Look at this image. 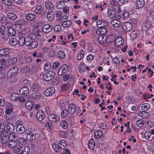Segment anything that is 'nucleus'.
Instances as JSON below:
<instances>
[{
  "label": "nucleus",
  "instance_id": "774afa93",
  "mask_svg": "<svg viewBox=\"0 0 154 154\" xmlns=\"http://www.w3.org/2000/svg\"><path fill=\"white\" fill-rule=\"evenodd\" d=\"M151 135V133L149 131L146 132L144 134L145 138L147 140L149 139Z\"/></svg>",
  "mask_w": 154,
  "mask_h": 154
},
{
  "label": "nucleus",
  "instance_id": "f03ea898",
  "mask_svg": "<svg viewBox=\"0 0 154 154\" xmlns=\"http://www.w3.org/2000/svg\"><path fill=\"white\" fill-rule=\"evenodd\" d=\"M8 146L11 148H14L17 145V137L16 135L13 136H8Z\"/></svg>",
  "mask_w": 154,
  "mask_h": 154
},
{
  "label": "nucleus",
  "instance_id": "a19ab883",
  "mask_svg": "<svg viewBox=\"0 0 154 154\" xmlns=\"http://www.w3.org/2000/svg\"><path fill=\"white\" fill-rule=\"evenodd\" d=\"M38 45V42L36 41L32 40L30 45H29V48L31 49H33L36 48Z\"/></svg>",
  "mask_w": 154,
  "mask_h": 154
},
{
  "label": "nucleus",
  "instance_id": "e433bc0d",
  "mask_svg": "<svg viewBox=\"0 0 154 154\" xmlns=\"http://www.w3.org/2000/svg\"><path fill=\"white\" fill-rule=\"evenodd\" d=\"M43 7L40 5H38L35 10V12L36 14H40L43 11Z\"/></svg>",
  "mask_w": 154,
  "mask_h": 154
},
{
  "label": "nucleus",
  "instance_id": "39448f33",
  "mask_svg": "<svg viewBox=\"0 0 154 154\" xmlns=\"http://www.w3.org/2000/svg\"><path fill=\"white\" fill-rule=\"evenodd\" d=\"M18 68L17 67L11 68L7 73V76L10 77L14 76L18 72Z\"/></svg>",
  "mask_w": 154,
  "mask_h": 154
},
{
  "label": "nucleus",
  "instance_id": "13d9d810",
  "mask_svg": "<svg viewBox=\"0 0 154 154\" xmlns=\"http://www.w3.org/2000/svg\"><path fill=\"white\" fill-rule=\"evenodd\" d=\"M29 29H22V30L19 32V35L21 36L22 35H25L29 32Z\"/></svg>",
  "mask_w": 154,
  "mask_h": 154
},
{
  "label": "nucleus",
  "instance_id": "dca6fc26",
  "mask_svg": "<svg viewBox=\"0 0 154 154\" xmlns=\"http://www.w3.org/2000/svg\"><path fill=\"white\" fill-rule=\"evenodd\" d=\"M110 3L111 5H112V8L115 12L119 13L120 12L121 9L118 3L114 2H111Z\"/></svg>",
  "mask_w": 154,
  "mask_h": 154
},
{
  "label": "nucleus",
  "instance_id": "3c124183",
  "mask_svg": "<svg viewBox=\"0 0 154 154\" xmlns=\"http://www.w3.org/2000/svg\"><path fill=\"white\" fill-rule=\"evenodd\" d=\"M136 124L139 127H142L144 124V122L141 119H138L137 120Z\"/></svg>",
  "mask_w": 154,
  "mask_h": 154
},
{
  "label": "nucleus",
  "instance_id": "4d7b16f0",
  "mask_svg": "<svg viewBox=\"0 0 154 154\" xmlns=\"http://www.w3.org/2000/svg\"><path fill=\"white\" fill-rule=\"evenodd\" d=\"M51 63L50 62H48L46 63L44 65V68L45 70H49L51 66Z\"/></svg>",
  "mask_w": 154,
  "mask_h": 154
},
{
  "label": "nucleus",
  "instance_id": "7c9ffc66",
  "mask_svg": "<svg viewBox=\"0 0 154 154\" xmlns=\"http://www.w3.org/2000/svg\"><path fill=\"white\" fill-rule=\"evenodd\" d=\"M36 18V15L32 14H28L26 15L25 18L26 20L29 21H31Z\"/></svg>",
  "mask_w": 154,
  "mask_h": 154
},
{
  "label": "nucleus",
  "instance_id": "f3484780",
  "mask_svg": "<svg viewBox=\"0 0 154 154\" xmlns=\"http://www.w3.org/2000/svg\"><path fill=\"white\" fill-rule=\"evenodd\" d=\"M0 33L2 34V37L4 39L6 40L9 38V34L7 29H0Z\"/></svg>",
  "mask_w": 154,
  "mask_h": 154
},
{
  "label": "nucleus",
  "instance_id": "37998d69",
  "mask_svg": "<svg viewBox=\"0 0 154 154\" xmlns=\"http://www.w3.org/2000/svg\"><path fill=\"white\" fill-rule=\"evenodd\" d=\"M145 125L146 127L150 128L154 126V122L152 121L148 120L146 122Z\"/></svg>",
  "mask_w": 154,
  "mask_h": 154
},
{
  "label": "nucleus",
  "instance_id": "79ce46f5",
  "mask_svg": "<svg viewBox=\"0 0 154 154\" xmlns=\"http://www.w3.org/2000/svg\"><path fill=\"white\" fill-rule=\"evenodd\" d=\"M30 70V68L28 66H24L20 69V71L23 73H26Z\"/></svg>",
  "mask_w": 154,
  "mask_h": 154
},
{
  "label": "nucleus",
  "instance_id": "5701e85b",
  "mask_svg": "<svg viewBox=\"0 0 154 154\" xmlns=\"http://www.w3.org/2000/svg\"><path fill=\"white\" fill-rule=\"evenodd\" d=\"M137 115L143 118H146L149 116V114L148 112L144 111L138 112Z\"/></svg>",
  "mask_w": 154,
  "mask_h": 154
},
{
  "label": "nucleus",
  "instance_id": "8fccbe9b",
  "mask_svg": "<svg viewBox=\"0 0 154 154\" xmlns=\"http://www.w3.org/2000/svg\"><path fill=\"white\" fill-rule=\"evenodd\" d=\"M26 38L23 37H21L19 41V45L20 46H22L24 44L25 45Z\"/></svg>",
  "mask_w": 154,
  "mask_h": 154
},
{
  "label": "nucleus",
  "instance_id": "6e6d98bb",
  "mask_svg": "<svg viewBox=\"0 0 154 154\" xmlns=\"http://www.w3.org/2000/svg\"><path fill=\"white\" fill-rule=\"evenodd\" d=\"M7 31L9 34V36L10 35L11 36H14L16 33L15 29H7Z\"/></svg>",
  "mask_w": 154,
  "mask_h": 154
},
{
  "label": "nucleus",
  "instance_id": "aec40b11",
  "mask_svg": "<svg viewBox=\"0 0 154 154\" xmlns=\"http://www.w3.org/2000/svg\"><path fill=\"white\" fill-rule=\"evenodd\" d=\"M97 27L103 29L107 27L108 26L107 23L106 22H103L102 21H98L97 22Z\"/></svg>",
  "mask_w": 154,
  "mask_h": 154
},
{
  "label": "nucleus",
  "instance_id": "2f4dec72",
  "mask_svg": "<svg viewBox=\"0 0 154 154\" xmlns=\"http://www.w3.org/2000/svg\"><path fill=\"white\" fill-rule=\"evenodd\" d=\"M87 48L86 50L87 52H92L93 53H96L95 51H94L93 50V48L92 45L90 42H89L88 43Z\"/></svg>",
  "mask_w": 154,
  "mask_h": 154
},
{
  "label": "nucleus",
  "instance_id": "473e14b6",
  "mask_svg": "<svg viewBox=\"0 0 154 154\" xmlns=\"http://www.w3.org/2000/svg\"><path fill=\"white\" fill-rule=\"evenodd\" d=\"M35 137L36 135L35 134L32 133H30L28 134L26 137L27 139L30 141H32L34 140Z\"/></svg>",
  "mask_w": 154,
  "mask_h": 154
},
{
  "label": "nucleus",
  "instance_id": "4be33fe9",
  "mask_svg": "<svg viewBox=\"0 0 154 154\" xmlns=\"http://www.w3.org/2000/svg\"><path fill=\"white\" fill-rule=\"evenodd\" d=\"M54 13L53 11H49L47 13V17L50 21H52L54 19Z\"/></svg>",
  "mask_w": 154,
  "mask_h": 154
},
{
  "label": "nucleus",
  "instance_id": "0e129e2a",
  "mask_svg": "<svg viewBox=\"0 0 154 154\" xmlns=\"http://www.w3.org/2000/svg\"><path fill=\"white\" fill-rule=\"evenodd\" d=\"M68 113L67 110L64 109L62 112L61 113V116L62 118H65L68 115Z\"/></svg>",
  "mask_w": 154,
  "mask_h": 154
},
{
  "label": "nucleus",
  "instance_id": "412c9836",
  "mask_svg": "<svg viewBox=\"0 0 154 154\" xmlns=\"http://www.w3.org/2000/svg\"><path fill=\"white\" fill-rule=\"evenodd\" d=\"M68 69V66L65 64L62 66L61 68L58 71V74L59 75H61L63 73H65Z\"/></svg>",
  "mask_w": 154,
  "mask_h": 154
},
{
  "label": "nucleus",
  "instance_id": "49530a36",
  "mask_svg": "<svg viewBox=\"0 0 154 154\" xmlns=\"http://www.w3.org/2000/svg\"><path fill=\"white\" fill-rule=\"evenodd\" d=\"M32 38L29 36L25 39V45L26 46H29L32 40Z\"/></svg>",
  "mask_w": 154,
  "mask_h": 154
},
{
  "label": "nucleus",
  "instance_id": "7ed1b4c3",
  "mask_svg": "<svg viewBox=\"0 0 154 154\" xmlns=\"http://www.w3.org/2000/svg\"><path fill=\"white\" fill-rule=\"evenodd\" d=\"M55 75V72L52 71H50L46 72L43 76V79L46 81H48L53 78Z\"/></svg>",
  "mask_w": 154,
  "mask_h": 154
},
{
  "label": "nucleus",
  "instance_id": "9b49d317",
  "mask_svg": "<svg viewBox=\"0 0 154 154\" xmlns=\"http://www.w3.org/2000/svg\"><path fill=\"white\" fill-rule=\"evenodd\" d=\"M12 51V50L10 48H5L0 49V56H3L8 55Z\"/></svg>",
  "mask_w": 154,
  "mask_h": 154
},
{
  "label": "nucleus",
  "instance_id": "4c0bfd02",
  "mask_svg": "<svg viewBox=\"0 0 154 154\" xmlns=\"http://www.w3.org/2000/svg\"><path fill=\"white\" fill-rule=\"evenodd\" d=\"M7 17L12 20L16 19L17 17L15 14L12 13H8L7 15Z\"/></svg>",
  "mask_w": 154,
  "mask_h": 154
},
{
  "label": "nucleus",
  "instance_id": "a18cd8bd",
  "mask_svg": "<svg viewBox=\"0 0 154 154\" xmlns=\"http://www.w3.org/2000/svg\"><path fill=\"white\" fill-rule=\"evenodd\" d=\"M19 94L17 93H14L11 95V98L13 101H16L17 100L19 97Z\"/></svg>",
  "mask_w": 154,
  "mask_h": 154
},
{
  "label": "nucleus",
  "instance_id": "0eeeda50",
  "mask_svg": "<svg viewBox=\"0 0 154 154\" xmlns=\"http://www.w3.org/2000/svg\"><path fill=\"white\" fill-rule=\"evenodd\" d=\"M45 117L44 112L42 110H39L37 112L36 118L39 121H42Z\"/></svg>",
  "mask_w": 154,
  "mask_h": 154
},
{
  "label": "nucleus",
  "instance_id": "bf43d9fd",
  "mask_svg": "<svg viewBox=\"0 0 154 154\" xmlns=\"http://www.w3.org/2000/svg\"><path fill=\"white\" fill-rule=\"evenodd\" d=\"M71 23V21L70 20L66 21L63 23L62 26L63 27H66L69 26Z\"/></svg>",
  "mask_w": 154,
  "mask_h": 154
},
{
  "label": "nucleus",
  "instance_id": "c85d7f7f",
  "mask_svg": "<svg viewBox=\"0 0 154 154\" xmlns=\"http://www.w3.org/2000/svg\"><path fill=\"white\" fill-rule=\"evenodd\" d=\"M144 0H137L136 2V8L137 9L141 8L144 5Z\"/></svg>",
  "mask_w": 154,
  "mask_h": 154
},
{
  "label": "nucleus",
  "instance_id": "864d4df0",
  "mask_svg": "<svg viewBox=\"0 0 154 154\" xmlns=\"http://www.w3.org/2000/svg\"><path fill=\"white\" fill-rule=\"evenodd\" d=\"M150 107V105L148 103H144L142 104L141 108L143 110L147 111Z\"/></svg>",
  "mask_w": 154,
  "mask_h": 154
},
{
  "label": "nucleus",
  "instance_id": "9d476101",
  "mask_svg": "<svg viewBox=\"0 0 154 154\" xmlns=\"http://www.w3.org/2000/svg\"><path fill=\"white\" fill-rule=\"evenodd\" d=\"M76 109H79V108L78 107L76 108L75 105L71 103L70 104L68 107V112L69 114L70 115L73 114L76 110Z\"/></svg>",
  "mask_w": 154,
  "mask_h": 154
},
{
  "label": "nucleus",
  "instance_id": "393cba45",
  "mask_svg": "<svg viewBox=\"0 0 154 154\" xmlns=\"http://www.w3.org/2000/svg\"><path fill=\"white\" fill-rule=\"evenodd\" d=\"M1 142L3 145V146H5L7 143H8V135H7V134L5 136L4 135H3V136L2 137V138H1Z\"/></svg>",
  "mask_w": 154,
  "mask_h": 154
},
{
  "label": "nucleus",
  "instance_id": "6e6552de",
  "mask_svg": "<svg viewBox=\"0 0 154 154\" xmlns=\"http://www.w3.org/2000/svg\"><path fill=\"white\" fill-rule=\"evenodd\" d=\"M55 92V90L53 87H51L47 89L44 92V95L48 97L53 95Z\"/></svg>",
  "mask_w": 154,
  "mask_h": 154
},
{
  "label": "nucleus",
  "instance_id": "4468645a",
  "mask_svg": "<svg viewBox=\"0 0 154 154\" xmlns=\"http://www.w3.org/2000/svg\"><path fill=\"white\" fill-rule=\"evenodd\" d=\"M35 105L34 102L33 101H27L25 105V108L29 110H32L33 108Z\"/></svg>",
  "mask_w": 154,
  "mask_h": 154
},
{
  "label": "nucleus",
  "instance_id": "6ab92c4d",
  "mask_svg": "<svg viewBox=\"0 0 154 154\" xmlns=\"http://www.w3.org/2000/svg\"><path fill=\"white\" fill-rule=\"evenodd\" d=\"M25 129L23 125L21 124H18L17 127V131L20 134H22L25 131Z\"/></svg>",
  "mask_w": 154,
  "mask_h": 154
},
{
  "label": "nucleus",
  "instance_id": "c03bdc74",
  "mask_svg": "<svg viewBox=\"0 0 154 154\" xmlns=\"http://www.w3.org/2000/svg\"><path fill=\"white\" fill-rule=\"evenodd\" d=\"M66 55L64 52L63 51H61L58 52L57 56L58 58L62 59L64 58Z\"/></svg>",
  "mask_w": 154,
  "mask_h": 154
},
{
  "label": "nucleus",
  "instance_id": "c756f323",
  "mask_svg": "<svg viewBox=\"0 0 154 154\" xmlns=\"http://www.w3.org/2000/svg\"><path fill=\"white\" fill-rule=\"evenodd\" d=\"M29 151V148L26 146H23L20 147L21 152L23 154H27Z\"/></svg>",
  "mask_w": 154,
  "mask_h": 154
},
{
  "label": "nucleus",
  "instance_id": "09e8293b",
  "mask_svg": "<svg viewBox=\"0 0 154 154\" xmlns=\"http://www.w3.org/2000/svg\"><path fill=\"white\" fill-rule=\"evenodd\" d=\"M68 126V122L65 120H63L60 123V126L64 129H66Z\"/></svg>",
  "mask_w": 154,
  "mask_h": 154
},
{
  "label": "nucleus",
  "instance_id": "5fc2aeb1",
  "mask_svg": "<svg viewBox=\"0 0 154 154\" xmlns=\"http://www.w3.org/2000/svg\"><path fill=\"white\" fill-rule=\"evenodd\" d=\"M20 147L19 145H17L15 147H14L13 151L14 153H16L20 152Z\"/></svg>",
  "mask_w": 154,
  "mask_h": 154
},
{
  "label": "nucleus",
  "instance_id": "052dcab7",
  "mask_svg": "<svg viewBox=\"0 0 154 154\" xmlns=\"http://www.w3.org/2000/svg\"><path fill=\"white\" fill-rule=\"evenodd\" d=\"M107 29H97L96 32L98 34L105 35V34L107 32Z\"/></svg>",
  "mask_w": 154,
  "mask_h": 154
},
{
  "label": "nucleus",
  "instance_id": "603ef678",
  "mask_svg": "<svg viewBox=\"0 0 154 154\" xmlns=\"http://www.w3.org/2000/svg\"><path fill=\"white\" fill-rule=\"evenodd\" d=\"M125 99L128 102L132 103L135 102L136 100V99L134 98L131 96H128L126 97Z\"/></svg>",
  "mask_w": 154,
  "mask_h": 154
},
{
  "label": "nucleus",
  "instance_id": "20e7f679",
  "mask_svg": "<svg viewBox=\"0 0 154 154\" xmlns=\"http://www.w3.org/2000/svg\"><path fill=\"white\" fill-rule=\"evenodd\" d=\"M98 42L101 44H104L107 42L112 41V40L108 41V37L106 35H100L98 38Z\"/></svg>",
  "mask_w": 154,
  "mask_h": 154
},
{
  "label": "nucleus",
  "instance_id": "ea45409f",
  "mask_svg": "<svg viewBox=\"0 0 154 154\" xmlns=\"http://www.w3.org/2000/svg\"><path fill=\"white\" fill-rule=\"evenodd\" d=\"M45 6L46 8L48 10L53 8L54 7L53 4L50 2H46L45 3Z\"/></svg>",
  "mask_w": 154,
  "mask_h": 154
},
{
  "label": "nucleus",
  "instance_id": "f704fd0d",
  "mask_svg": "<svg viewBox=\"0 0 154 154\" xmlns=\"http://www.w3.org/2000/svg\"><path fill=\"white\" fill-rule=\"evenodd\" d=\"M122 28L124 29H132V24L130 22H126L124 23L122 25Z\"/></svg>",
  "mask_w": 154,
  "mask_h": 154
},
{
  "label": "nucleus",
  "instance_id": "ddd939ff",
  "mask_svg": "<svg viewBox=\"0 0 154 154\" xmlns=\"http://www.w3.org/2000/svg\"><path fill=\"white\" fill-rule=\"evenodd\" d=\"M49 121L55 122H58L60 120L59 117L56 114H52L48 116Z\"/></svg>",
  "mask_w": 154,
  "mask_h": 154
},
{
  "label": "nucleus",
  "instance_id": "72a5a7b5",
  "mask_svg": "<svg viewBox=\"0 0 154 154\" xmlns=\"http://www.w3.org/2000/svg\"><path fill=\"white\" fill-rule=\"evenodd\" d=\"M103 134L102 131H96L94 132V136L96 139H98L101 137Z\"/></svg>",
  "mask_w": 154,
  "mask_h": 154
},
{
  "label": "nucleus",
  "instance_id": "de8ad7c7",
  "mask_svg": "<svg viewBox=\"0 0 154 154\" xmlns=\"http://www.w3.org/2000/svg\"><path fill=\"white\" fill-rule=\"evenodd\" d=\"M18 40L16 38H11L9 41V43L12 45H17L18 43Z\"/></svg>",
  "mask_w": 154,
  "mask_h": 154
},
{
  "label": "nucleus",
  "instance_id": "e2e57ef3",
  "mask_svg": "<svg viewBox=\"0 0 154 154\" xmlns=\"http://www.w3.org/2000/svg\"><path fill=\"white\" fill-rule=\"evenodd\" d=\"M154 73L153 71L150 68H148L147 74L148 75H149V77H151L152 76Z\"/></svg>",
  "mask_w": 154,
  "mask_h": 154
},
{
  "label": "nucleus",
  "instance_id": "58836bf2",
  "mask_svg": "<svg viewBox=\"0 0 154 154\" xmlns=\"http://www.w3.org/2000/svg\"><path fill=\"white\" fill-rule=\"evenodd\" d=\"M108 15L109 17L114 19L115 13L114 11L111 9H109L108 11Z\"/></svg>",
  "mask_w": 154,
  "mask_h": 154
},
{
  "label": "nucleus",
  "instance_id": "cd10ccee",
  "mask_svg": "<svg viewBox=\"0 0 154 154\" xmlns=\"http://www.w3.org/2000/svg\"><path fill=\"white\" fill-rule=\"evenodd\" d=\"M66 145V143L65 140H62L60 141L58 143V147L60 149L64 148Z\"/></svg>",
  "mask_w": 154,
  "mask_h": 154
},
{
  "label": "nucleus",
  "instance_id": "a878e982",
  "mask_svg": "<svg viewBox=\"0 0 154 154\" xmlns=\"http://www.w3.org/2000/svg\"><path fill=\"white\" fill-rule=\"evenodd\" d=\"M85 52L82 50L79 51L76 56V60H81L84 57Z\"/></svg>",
  "mask_w": 154,
  "mask_h": 154
},
{
  "label": "nucleus",
  "instance_id": "b1692460",
  "mask_svg": "<svg viewBox=\"0 0 154 154\" xmlns=\"http://www.w3.org/2000/svg\"><path fill=\"white\" fill-rule=\"evenodd\" d=\"M29 92V89L27 87H23L21 88L20 90V94L26 95Z\"/></svg>",
  "mask_w": 154,
  "mask_h": 154
},
{
  "label": "nucleus",
  "instance_id": "bb28decb",
  "mask_svg": "<svg viewBox=\"0 0 154 154\" xmlns=\"http://www.w3.org/2000/svg\"><path fill=\"white\" fill-rule=\"evenodd\" d=\"M31 26L34 29L41 28H42V23L36 21H33L31 23Z\"/></svg>",
  "mask_w": 154,
  "mask_h": 154
},
{
  "label": "nucleus",
  "instance_id": "c9c22d12",
  "mask_svg": "<svg viewBox=\"0 0 154 154\" xmlns=\"http://www.w3.org/2000/svg\"><path fill=\"white\" fill-rule=\"evenodd\" d=\"M95 143L94 140L91 139L89 141L88 146L89 148L91 149H92L94 147Z\"/></svg>",
  "mask_w": 154,
  "mask_h": 154
},
{
  "label": "nucleus",
  "instance_id": "2eb2a0df",
  "mask_svg": "<svg viewBox=\"0 0 154 154\" xmlns=\"http://www.w3.org/2000/svg\"><path fill=\"white\" fill-rule=\"evenodd\" d=\"M40 89V86L38 83H34L32 84L30 87V91L35 92L38 91Z\"/></svg>",
  "mask_w": 154,
  "mask_h": 154
},
{
  "label": "nucleus",
  "instance_id": "69168bd1",
  "mask_svg": "<svg viewBox=\"0 0 154 154\" xmlns=\"http://www.w3.org/2000/svg\"><path fill=\"white\" fill-rule=\"evenodd\" d=\"M68 17L66 15H64L62 16L59 19V21L61 22H63L68 20L67 18Z\"/></svg>",
  "mask_w": 154,
  "mask_h": 154
},
{
  "label": "nucleus",
  "instance_id": "f257e3e1",
  "mask_svg": "<svg viewBox=\"0 0 154 154\" xmlns=\"http://www.w3.org/2000/svg\"><path fill=\"white\" fill-rule=\"evenodd\" d=\"M7 131H4L3 132V134L4 136L7 134V135L13 136H14L15 135V134L14 132V125L11 123H8L7 124L6 127Z\"/></svg>",
  "mask_w": 154,
  "mask_h": 154
},
{
  "label": "nucleus",
  "instance_id": "423d86ee",
  "mask_svg": "<svg viewBox=\"0 0 154 154\" xmlns=\"http://www.w3.org/2000/svg\"><path fill=\"white\" fill-rule=\"evenodd\" d=\"M26 23V21L25 20L20 19L17 21L15 24L13 25V28L21 29L22 28V26H24Z\"/></svg>",
  "mask_w": 154,
  "mask_h": 154
},
{
  "label": "nucleus",
  "instance_id": "1a4fd4ad",
  "mask_svg": "<svg viewBox=\"0 0 154 154\" xmlns=\"http://www.w3.org/2000/svg\"><path fill=\"white\" fill-rule=\"evenodd\" d=\"M43 30L44 29H35L34 33H35V37L37 35V37H38V38H42L43 35L44 33H46L49 32V31H44Z\"/></svg>",
  "mask_w": 154,
  "mask_h": 154
},
{
  "label": "nucleus",
  "instance_id": "680f3d73",
  "mask_svg": "<svg viewBox=\"0 0 154 154\" xmlns=\"http://www.w3.org/2000/svg\"><path fill=\"white\" fill-rule=\"evenodd\" d=\"M2 2L4 4L8 5H11L12 0H2Z\"/></svg>",
  "mask_w": 154,
  "mask_h": 154
},
{
  "label": "nucleus",
  "instance_id": "a211bd4d",
  "mask_svg": "<svg viewBox=\"0 0 154 154\" xmlns=\"http://www.w3.org/2000/svg\"><path fill=\"white\" fill-rule=\"evenodd\" d=\"M72 88V86L70 85L69 83H67L63 84L61 87V90L63 91H66L69 90H71Z\"/></svg>",
  "mask_w": 154,
  "mask_h": 154
},
{
  "label": "nucleus",
  "instance_id": "f8f14e48",
  "mask_svg": "<svg viewBox=\"0 0 154 154\" xmlns=\"http://www.w3.org/2000/svg\"><path fill=\"white\" fill-rule=\"evenodd\" d=\"M124 42L123 38L121 37H116L114 41V44L116 46H119L123 44Z\"/></svg>",
  "mask_w": 154,
  "mask_h": 154
},
{
  "label": "nucleus",
  "instance_id": "338daca9",
  "mask_svg": "<svg viewBox=\"0 0 154 154\" xmlns=\"http://www.w3.org/2000/svg\"><path fill=\"white\" fill-rule=\"evenodd\" d=\"M17 59L16 57H13L10 58V61L11 62V64H14L16 63L17 61Z\"/></svg>",
  "mask_w": 154,
  "mask_h": 154
}]
</instances>
